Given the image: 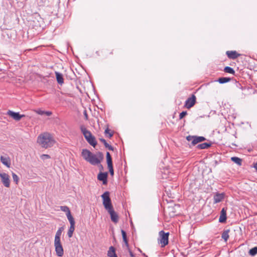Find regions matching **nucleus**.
I'll use <instances>...</instances> for the list:
<instances>
[{
	"label": "nucleus",
	"mask_w": 257,
	"mask_h": 257,
	"mask_svg": "<svg viewBox=\"0 0 257 257\" xmlns=\"http://www.w3.org/2000/svg\"><path fill=\"white\" fill-rule=\"evenodd\" d=\"M229 230H227L223 231V232L222 234V238L225 240V241H226L229 238Z\"/></svg>",
	"instance_id": "cd10ccee"
},
{
	"label": "nucleus",
	"mask_w": 257,
	"mask_h": 257,
	"mask_svg": "<svg viewBox=\"0 0 257 257\" xmlns=\"http://www.w3.org/2000/svg\"><path fill=\"white\" fill-rule=\"evenodd\" d=\"M60 209L63 212L66 213V216L68 220L74 218L71 214L70 210L68 207L66 206H60Z\"/></svg>",
	"instance_id": "dca6fc26"
},
{
	"label": "nucleus",
	"mask_w": 257,
	"mask_h": 257,
	"mask_svg": "<svg viewBox=\"0 0 257 257\" xmlns=\"http://www.w3.org/2000/svg\"><path fill=\"white\" fill-rule=\"evenodd\" d=\"M107 255L109 257H117L115 253V248L113 246H110L107 252Z\"/></svg>",
	"instance_id": "412c9836"
},
{
	"label": "nucleus",
	"mask_w": 257,
	"mask_h": 257,
	"mask_svg": "<svg viewBox=\"0 0 257 257\" xmlns=\"http://www.w3.org/2000/svg\"><path fill=\"white\" fill-rule=\"evenodd\" d=\"M121 232L122 238L126 236V233L125 231H124L123 230H121Z\"/></svg>",
	"instance_id": "58836bf2"
},
{
	"label": "nucleus",
	"mask_w": 257,
	"mask_h": 257,
	"mask_svg": "<svg viewBox=\"0 0 257 257\" xmlns=\"http://www.w3.org/2000/svg\"><path fill=\"white\" fill-rule=\"evenodd\" d=\"M99 140L100 142H101L102 143H103L104 145L105 146V147L106 148H108V150H110V151H113V148L109 145L107 142L106 141H105V140H104V139H102V138H100L99 139Z\"/></svg>",
	"instance_id": "393cba45"
},
{
	"label": "nucleus",
	"mask_w": 257,
	"mask_h": 257,
	"mask_svg": "<svg viewBox=\"0 0 257 257\" xmlns=\"http://www.w3.org/2000/svg\"><path fill=\"white\" fill-rule=\"evenodd\" d=\"M69 222H70V226L69 228V230L68 231V232H67V235L68 236V237L69 238L71 237L73 235V233L74 231V230H75V220H74V219L73 218V219H69L68 220Z\"/></svg>",
	"instance_id": "f8f14e48"
},
{
	"label": "nucleus",
	"mask_w": 257,
	"mask_h": 257,
	"mask_svg": "<svg viewBox=\"0 0 257 257\" xmlns=\"http://www.w3.org/2000/svg\"><path fill=\"white\" fill-rule=\"evenodd\" d=\"M105 135L108 134L109 138H110L112 136L113 134L111 133H110V130L107 128L105 130Z\"/></svg>",
	"instance_id": "72a5a7b5"
},
{
	"label": "nucleus",
	"mask_w": 257,
	"mask_h": 257,
	"mask_svg": "<svg viewBox=\"0 0 257 257\" xmlns=\"http://www.w3.org/2000/svg\"><path fill=\"white\" fill-rule=\"evenodd\" d=\"M1 162L6 166L7 167L10 168L11 166V159L8 156H1Z\"/></svg>",
	"instance_id": "f3484780"
},
{
	"label": "nucleus",
	"mask_w": 257,
	"mask_h": 257,
	"mask_svg": "<svg viewBox=\"0 0 257 257\" xmlns=\"http://www.w3.org/2000/svg\"><path fill=\"white\" fill-rule=\"evenodd\" d=\"M63 230V228L62 227H60L58 230L57 231L56 233L55 236L54 240H60V237L62 234V232Z\"/></svg>",
	"instance_id": "5701e85b"
},
{
	"label": "nucleus",
	"mask_w": 257,
	"mask_h": 257,
	"mask_svg": "<svg viewBox=\"0 0 257 257\" xmlns=\"http://www.w3.org/2000/svg\"><path fill=\"white\" fill-rule=\"evenodd\" d=\"M224 195L223 193H217L214 196V203H218L221 202L224 198Z\"/></svg>",
	"instance_id": "6ab92c4d"
},
{
	"label": "nucleus",
	"mask_w": 257,
	"mask_h": 257,
	"mask_svg": "<svg viewBox=\"0 0 257 257\" xmlns=\"http://www.w3.org/2000/svg\"><path fill=\"white\" fill-rule=\"evenodd\" d=\"M249 253L252 256H254L257 254V247H254L250 249L249 251Z\"/></svg>",
	"instance_id": "c756f323"
},
{
	"label": "nucleus",
	"mask_w": 257,
	"mask_h": 257,
	"mask_svg": "<svg viewBox=\"0 0 257 257\" xmlns=\"http://www.w3.org/2000/svg\"><path fill=\"white\" fill-rule=\"evenodd\" d=\"M86 141L90 145L92 146L93 147H95V146L97 145V142L95 140V138L93 136H91L90 138L87 139Z\"/></svg>",
	"instance_id": "4be33fe9"
},
{
	"label": "nucleus",
	"mask_w": 257,
	"mask_h": 257,
	"mask_svg": "<svg viewBox=\"0 0 257 257\" xmlns=\"http://www.w3.org/2000/svg\"><path fill=\"white\" fill-rule=\"evenodd\" d=\"M122 238H123V239H126V238H127V237H126H126H123Z\"/></svg>",
	"instance_id": "a18cd8bd"
},
{
	"label": "nucleus",
	"mask_w": 257,
	"mask_h": 257,
	"mask_svg": "<svg viewBox=\"0 0 257 257\" xmlns=\"http://www.w3.org/2000/svg\"><path fill=\"white\" fill-rule=\"evenodd\" d=\"M123 241L124 242L126 246L127 247H128V240H127V238L125 239H123Z\"/></svg>",
	"instance_id": "a19ab883"
},
{
	"label": "nucleus",
	"mask_w": 257,
	"mask_h": 257,
	"mask_svg": "<svg viewBox=\"0 0 257 257\" xmlns=\"http://www.w3.org/2000/svg\"><path fill=\"white\" fill-rule=\"evenodd\" d=\"M97 166L99 167V169H100V170H103V166H102V165H101V164H99V165H97Z\"/></svg>",
	"instance_id": "79ce46f5"
},
{
	"label": "nucleus",
	"mask_w": 257,
	"mask_h": 257,
	"mask_svg": "<svg viewBox=\"0 0 257 257\" xmlns=\"http://www.w3.org/2000/svg\"><path fill=\"white\" fill-rule=\"evenodd\" d=\"M187 114V112L186 111H183L181 113H180L179 115V118L180 119L183 118L185 116H186Z\"/></svg>",
	"instance_id": "f704fd0d"
},
{
	"label": "nucleus",
	"mask_w": 257,
	"mask_h": 257,
	"mask_svg": "<svg viewBox=\"0 0 257 257\" xmlns=\"http://www.w3.org/2000/svg\"><path fill=\"white\" fill-rule=\"evenodd\" d=\"M211 146L210 144L207 143H204L201 144H199L197 146V148L199 149H205L210 147Z\"/></svg>",
	"instance_id": "b1692460"
},
{
	"label": "nucleus",
	"mask_w": 257,
	"mask_h": 257,
	"mask_svg": "<svg viewBox=\"0 0 257 257\" xmlns=\"http://www.w3.org/2000/svg\"><path fill=\"white\" fill-rule=\"evenodd\" d=\"M253 167L255 168L256 171H257V162L254 164Z\"/></svg>",
	"instance_id": "37998d69"
},
{
	"label": "nucleus",
	"mask_w": 257,
	"mask_h": 257,
	"mask_svg": "<svg viewBox=\"0 0 257 257\" xmlns=\"http://www.w3.org/2000/svg\"><path fill=\"white\" fill-rule=\"evenodd\" d=\"M186 139L188 141L191 142L192 145L194 146L197 144L205 141L206 139L203 137H197L189 136L187 137Z\"/></svg>",
	"instance_id": "423d86ee"
},
{
	"label": "nucleus",
	"mask_w": 257,
	"mask_h": 257,
	"mask_svg": "<svg viewBox=\"0 0 257 257\" xmlns=\"http://www.w3.org/2000/svg\"><path fill=\"white\" fill-rule=\"evenodd\" d=\"M56 142L49 133L40 134L37 139V143L43 148L47 149L54 146Z\"/></svg>",
	"instance_id": "f03ea898"
},
{
	"label": "nucleus",
	"mask_w": 257,
	"mask_h": 257,
	"mask_svg": "<svg viewBox=\"0 0 257 257\" xmlns=\"http://www.w3.org/2000/svg\"><path fill=\"white\" fill-rule=\"evenodd\" d=\"M231 160L239 166L241 165L242 160L239 158L233 157L231 158Z\"/></svg>",
	"instance_id": "a878e982"
},
{
	"label": "nucleus",
	"mask_w": 257,
	"mask_h": 257,
	"mask_svg": "<svg viewBox=\"0 0 257 257\" xmlns=\"http://www.w3.org/2000/svg\"><path fill=\"white\" fill-rule=\"evenodd\" d=\"M44 114L47 115V116H50L52 114V112L51 111H44Z\"/></svg>",
	"instance_id": "ea45409f"
},
{
	"label": "nucleus",
	"mask_w": 257,
	"mask_h": 257,
	"mask_svg": "<svg viewBox=\"0 0 257 257\" xmlns=\"http://www.w3.org/2000/svg\"><path fill=\"white\" fill-rule=\"evenodd\" d=\"M12 177L14 181L17 184L18 183L19 180V177L14 173H12Z\"/></svg>",
	"instance_id": "2f4dec72"
},
{
	"label": "nucleus",
	"mask_w": 257,
	"mask_h": 257,
	"mask_svg": "<svg viewBox=\"0 0 257 257\" xmlns=\"http://www.w3.org/2000/svg\"><path fill=\"white\" fill-rule=\"evenodd\" d=\"M121 232L122 238L126 236V233L125 231H124L123 230H121Z\"/></svg>",
	"instance_id": "4c0bfd02"
},
{
	"label": "nucleus",
	"mask_w": 257,
	"mask_h": 257,
	"mask_svg": "<svg viewBox=\"0 0 257 257\" xmlns=\"http://www.w3.org/2000/svg\"><path fill=\"white\" fill-rule=\"evenodd\" d=\"M106 162L110 174L111 176H113L114 175V171L113 169L112 161L111 157L109 152L106 153Z\"/></svg>",
	"instance_id": "1a4fd4ad"
},
{
	"label": "nucleus",
	"mask_w": 257,
	"mask_h": 257,
	"mask_svg": "<svg viewBox=\"0 0 257 257\" xmlns=\"http://www.w3.org/2000/svg\"><path fill=\"white\" fill-rule=\"evenodd\" d=\"M54 246L57 256L61 257L64 254V249L60 240H54Z\"/></svg>",
	"instance_id": "39448f33"
},
{
	"label": "nucleus",
	"mask_w": 257,
	"mask_h": 257,
	"mask_svg": "<svg viewBox=\"0 0 257 257\" xmlns=\"http://www.w3.org/2000/svg\"><path fill=\"white\" fill-rule=\"evenodd\" d=\"M101 197L103 199V205L106 210L110 209L113 207L110 198L109 197V192H105L102 195Z\"/></svg>",
	"instance_id": "20e7f679"
},
{
	"label": "nucleus",
	"mask_w": 257,
	"mask_h": 257,
	"mask_svg": "<svg viewBox=\"0 0 257 257\" xmlns=\"http://www.w3.org/2000/svg\"><path fill=\"white\" fill-rule=\"evenodd\" d=\"M83 114H84V117H85V119L86 120H88V115H87V111L86 110H85L83 112Z\"/></svg>",
	"instance_id": "e433bc0d"
},
{
	"label": "nucleus",
	"mask_w": 257,
	"mask_h": 257,
	"mask_svg": "<svg viewBox=\"0 0 257 257\" xmlns=\"http://www.w3.org/2000/svg\"><path fill=\"white\" fill-rule=\"evenodd\" d=\"M231 79L228 77H220L218 79V81L221 83H225L230 81Z\"/></svg>",
	"instance_id": "bb28decb"
},
{
	"label": "nucleus",
	"mask_w": 257,
	"mask_h": 257,
	"mask_svg": "<svg viewBox=\"0 0 257 257\" xmlns=\"http://www.w3.org/2000/svg\"><path fill=\"white\" fill-rule=\"evenodd\" d=\"M0 177L1 178V181L4 185L7 188L10 187V179L9 175L6 173L0 172Z\"/></svg>",
	"instance_id": "6e6552de"
},
{
	"label": "nucleus",
	"mask_w": 257,
	"mask_h": 257,
	"mask_svg": "<svg viewBox=\"0 0 257 257\" xmlns=\"http://www.w3.org/2000/svg\"><path fill=\"white\" fill-rule=\"evenodd\" d=\"M7 114L16 121H19L22 117L25 116L24 114H20L19 112H15L11 110H9L7 112Z\"/></svg>",
	"instance_id": "9d476101"
},
{
	"label": "nucleus",
	"mask_w": 257,
	"mask_h": 257,
	"mask_svg": "<svg viewBox=\"0 0 257 257\" xmlns=\"http://www.w3.org/2000/svg\"><path fill=\"white\" fill-rule=\"evenodd\" d=\"M226 54L229 58L232 59H235L240 55L235 51H227Z\"/></svg>",
	"instance_id": "2eb2a0df"
},
{
	"label": "nucleus",
	"mask_w": 257,
	"mask_h": 257,
	"mask_svg": "<svg viewBox=\"0 0 257 257\" xmlns=\"http://www.w3.org/2000/svg\"><path fill=\"white\" fill-rule=\"evenodd\" d=\"M196 102V97L194 94H192L191 96L188 98L186 100L184 107L190 109L192 107H193Z\"/></svg>",
	"instance_id": "0eeeda50"
},
{
	"label": "nucleus",
	"mask_w": 257,
	"mask_h": 257,
	"mask_svg": "<svg viewBox=\"0 0 257 257\" xmlns=\"http://www.w3.org/2000/svg\"><path fill=\"white\" fill-rule=\"evenodd\" d=\"M80 128L82 133L83 134L86 140H87L88 138H90V137L92 136L91 132L88 131L84 125H81Z\"/></svg>",
	"instance_id": "4468645a"
},
{
	"label": "nucleus",
	"mask_w": 257,
	"mask_h": 257,
	"mask_svg": "<svg viewBox=\"0 0 257 257\" xmlns=\"http://www.w3.org/2000/svg\"><path fill=\"white\" fill-rule=\"evenodd\" d=\"M224 71L226 73L234 74L235 71L231 67L229 66H226L224 69Z\"/></svg>",
	"instance_id": "c85d7f7f"
},
{
	"label": "nucleus",
	"mask_w": 257,
	"mask_h": 257,
	"mask_svg": "<svg viewBox=\"0 0 257 257\" xmlns=\"http://www.w3.org/2000/svg\"><path fill=\"white\" fill-rule=\"evenodd\" d=\"M55 74L57 82L59 84H62L64 83V79L62 74L58 72H55Z\"/></svg>",
	"instance_id": "aec40b11"
},
{
	"label": "nucleus",
	"mask_w": 257,
	"mask_h": 257,
	"mask_svg": "<svg viewBox=\"0 0 257 257\" xmlns=\"http://www.w3.org/2000/svg\"><path fill=\"white\" fill-rule=\"evenodd\" d=\"M41 159L44 160L46 159H50V156L49 155L47 154H43L41 156Z\"/></svg>",
	"instance_id": "473e14b6"
},
{
	"label": "nucleus",
	"mask_w": 257,
	"mask_h": 257,
	"mask_svg": "<svg viewBox=\"0 0 257 257\" xmlns=\"http://www.w3.org/2000/svg\"><path fill=\"white\" fill-rule=\"evenodd\" d=\"M130 255L131 256H132V257L134 256V254H133V252L131 251H130Z\"/></svg>",
	"instance_id": "c03bdc74"
},
{
	"label": "nucleus",
	"mask_w": 257,
	"mask_h": 257,
	"mask_svg": "<svg viewBox=\"0 0 257 257\" xmlns=\"http://www.w3.org/2000/svg\"><path fill=\"white\" fill-rule=\"evenodd\" d=\"M34 111L40 115H43V114H44L45 111H43V110H42L40 109H38V110H35Z\"/></svg>",
	"instance_id": "c9c22d12"
},
{
	"label": "nucleus",
	"mask_w": 257,
	"mask_h": 257,
	"mask_svg": "<svg viewBox=\"0 0 257 257\" xmlns=\"http://www.w3.org/2000/svg\"><path fill=\"white\" fill-rule=\"evenodd\" d=\"M108 174L107 172L102 173L100 172L98 174L97 179L99 181H101L104 185L107 184V178Z\"/></svg>",
	"instance_id": "ddd939ff"
},
{
	"label": "nucleus",
	"mask_w": 257,
	"mask_h": 257,
	"mask_svg": "<svg viewBox=\"0 0 257 257\" xmlns=\"http://www.w3.org/2000/svg\"><path fill=\"white\" fill-rule=\"evenodd\" d=\"M159 235L158 243L161 245L162 247H164L168 243L169 233H165L163 230H161L159 232Z\"/></svg>",
	"instance_id": "7ed1b4c3"
},
{
	"label": "nucleus",
	"mask_w": 257,
	"mask_h": 257,
	"mask_svg": "<svg viewBox=\"0 0 257 257\" xmlns=\"http://www.w3.org/2000/svg\"><path fill=\"white\" fill-rule=\"evenodd\" d=\"M173 208L170 206H169L167 209V211L169 213V214L171 216H175V211H173Z\"/></svg>",
	"instance_id": "7c9ffc66"
},
{
	"label": "nucleus",
	"mask_w": 257,
	"mask_h": 257,
	"mask_svg": "<svg viewBox=\"0 0 257 257\" xmlns=\"http://www.w3.org/2000/svg\"><path fill=\"white\" fill-rule=\"evenodd\" d=\"M83 158L92 165H98L104 158L102 153L98 152L94 154L87 149H83L81 152Z\"/></svg>",
	"instance_id": "f257e3e1"
},
{
	"label": "nucleus",
	"mask_w": 257,
	"mask_h": 257,
	"mask_svg": "<svg viewBox=\"0 0 257 257\" xmlns=\"http://www.w3.org/2000/svg\"><path fill=\"white\" fill-rule=\"evenodd\" d=\"M110 215V218L112 222L116 223L118 221V216L116 212H115L113 207L106 210Z\"/></svg>",
	"instance_id": "9b49d317"
},
{
	"label": "nucleus",
	"mask_w": 257,
	"mask_h": 257,
	"mask_svg": "<svg viewBox=\"0 0 257 257\" xmlns=\"http://www.w3.org/2000/svg\"><path fill=\"white\" fill-rule=\"evenodd\" d=\"M226 220V210L224 208H222L221 211L220 215L219 218L220 222H224Z\"/></svg>",
	"instance_id": "a211bd4d"
}]
</instances>
